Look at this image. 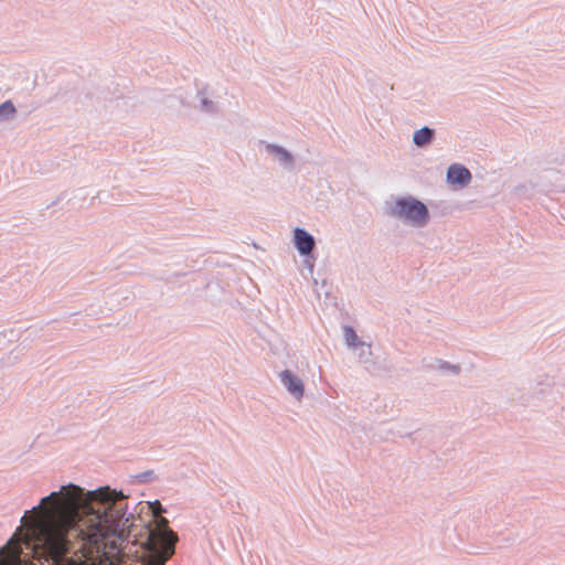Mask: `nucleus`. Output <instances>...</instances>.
<instances>
[{
    "label": "nucleus",
    "mask_w": 565,
    "mask_h": 565,
    "mask_svg": "<svg viewBox=\"0 0 565 565\" xmlns=\"http://www.w3.org/2000/svg\"><path fill=\"white\" fill-rule=\"evenodd\" d=\"M282 385L296 399H301L305 394V385L301 379L290 370H284L279 374Z\"/></svg>",
    "instance_id": "nucleus-4"
},
{
    "label": "nucleus",
    "mask_w": 565,
    "mask_h": 565,
    "mask_svg": "<svg viewBox=\"0 0 565 565\" xmlns=\"http://www.w3.org/2000/svg\"><path fill=\"white\" fill-rule=\"evenodd\" d=\"M535 394L541 395L543 399H546V402H554L556 398L554 379L548 375H539L536 377Z\"/></svg>",
    "instance_id": "nucleus-7"
},
{
    "label": "nucleus",
    "mask_w": 565,
    "mask_h": 565,
    "mask_svg": "<svg viewBox=\"0 0 565 565\" xmlns=\"http://www.w3.org/2000/svg\"><path fill=\"white\" fill-rule=\"evenodd\" d=\"M386 213L414 227H424L430 220L427 205L413 195L397 196L387 205Z\"/></svg>",
    "instance_id": "nucleus-2"
},
{
    "label": "nucleus",
    "mask_w": 565,
    "mask_h": 565,
    "mask_svg": "<svg viewBox=\"0 0 565 565\" xmlns=\"http://www.w3.org/2000/svg\"><path fill=\"white\" fill-rule=\"evenodd\" d=\"M136 480L140 483L153 481L157 479V475L153 470H146L143 472L138 473L136 477Z\"/></svg>",
    "instance_id": "nucleus-16"
},
{
    "label": "nucleus",
    "mask_w": 565,
    "mask_h": 565,
    "mask_svg": "<svg viewBox=\"0 0 565 565\" xmlns=\"http://www.w3.org/2000/svg\"><path fill=\"white\" fill-rule=\"evenodd\" d=\"M546 164H552V167H546V170H555L557 168H565V148L552 152L545 159Z\"/></svg>",
    "instance_id": "nucleus-12"
},
{
    "label": "nucleus",
    "mask_w": 565,
    "mask_h": 565,
    "mask_svg": "<svg viewBox=\"0 0 565 565\" xmlns=\"http://www.w3.org/2000/svg\"><path fill=\"white\" fill-rule=\"evenodd\" d=\"M30 512H32V511L30 510ZM28 514H29V511H25V512H24L23 518H21V521H24V518H25Z\"/></svg>",
    "instance_id": "nucleus-20"
},
{
    "label": "nucleus",
    "mask_w": 565,
    "mask_h": 565,
    "mask_svg": "<svg viewBox=\"0 0 565 565\" xmlns=\"http://www.w3.org/2000/svg\"><path fill=\"white\" fill-rule=\"evenodd\" d=\"M471 172L460 163L450 164L447 169L446 180L451 185L465 186L471 181Z\"/></svg>",
    "instance_id": "nucleus-5"
},
{
    "label": "nucleus",
    "mask_w": 565,
    "mask_h": 565,
    "mask_svg": "<svg viewBox=\"0 0 565 565\" xmlns=\"http://www.w3.org/2000/svg\"><path fill=\"white\" fill-rule=\"evenodd\" d=\"M401 437H404V436H411L412 435V431H407V433H399L398 434Z\"/></svg>",
    "instance_id": "nucleus-19"
},
{
    "label": "nucleus",
    "mask_w": 565,
    "mask_h": 565,
    "mask_svg": "<svg viewBox=\"0 0 565 565\" xmlns=\"http://www.w3.org/2000/svg\"><path fill=\"white\" fill-rule=\"evenodd\" d=\"M162 526L159 529V539L164 545L166 553L171 556L174 553V546L178 542V535L167 524L168 520L162 518Z\"/></svg>",
    "instance_id": "nucleus-9"
},
{
    "label": "nucleus",
    "mask_w": 565,
    "mask_h": 565,
    "mask_svg": "<svg viewBox=\"0 0 565 565\" xmlns=\"http://www.w3.org/2000/svg\"><path fill=\"white\" fill-rule=\"evenodd\" d=\"M343 335H344V339H345V343L350 348H355L360 343L363 342V341L360 340V338L358 337L354 328L351 327V326H344L343 327Z\"/></svg>",
    "instance_id": "nucleus-13"
},
{
    "label": "nucleus",
    "mask_w": 565,
    "mask_h": 565,
    "mask_svg": "<svg viewBox=\"0 0 565 565\" xmlns=\"http://www.w3.org/2000/svg\"><path fill=\"white\" fill-rule=\"evenodd\" d=\"M12 537L9 540V542L0 547V554L3 552V550L7 548V545L11 542Z\"/></svg>",
    "instance_id": "nucleus-18"
},
{
    "label": "nucleus",
    "mask_w": 565,
    "mask_h": 565,
    "mask_svg": "<svg viewBox=\"0 0 565 565\" xmlns=\"http://www.w3.org/2000/svg\"><path fill=\"white\" fill-rule=\"evenodd\" d=\"M264 143L265 150L268 154L274 156L280 166L287 170L294 169L295 159L291 152H289L286 148L282 146L276 145V143H267L264 141H260Z\"/></svg>",
    "instance_id": "nucleus-6"
},
{
    "label": "nucleus",
    "mask_w": 565,
    "mask_h": 565,
    "mask_svg": "<svg viewBox=\"0 0 565 565\" xmlns=\"http://www.w3.org/2000/svg\"><path fill=\"white\" fill-rule=\"evenodd\" d=\"M17 113L15 106L11 100L0 104V121L11 119Z\"/></svg>",
    "instance_id": "nucleus-15"
},
{
    "label": "nucleus",
    "mask_w": 565,
    "mask_h": 565,
    "mask_svg": "<svg viewBox=\"0 0 565 565\" xmlns=\"http://www.w3.org/2000/svg\"><path fill=\"white\" fill-rule=\"evenodd\" d=\"M149 508L153 514H160L166 512V508L161 504L159 500H154L153 502H149Z\"/></svg>",
    "instance_id": "nucleus-17"
},
{
    "label": "nucleus",
    "mask_w": 565,
    "mask_h": 565,
    "mask_svg": "<svg viewBox=\"0 0 565 565\" xmlns=\"http://www.w3.org/2000/svg\"><path fill=\"white\" fill-rule=\"evenodd\" d=\"M60 494L65 501V508L73 513V519L54 531H47L42 539L41 544L46 557L54 564L61 563L63 557L73 552L72 532L78 541L100 544L116 531L130 527L135 520L134 513L128 512V504L125 502L128 495L121 490L117 491L109 486L85 490L72 482L43 497L31 511Z\"/></svg>",
    "instance_id": "nucleus-1"
},
{
    "label": "nucleus",
    "mask_w": 565,
    "mask_h": 565,
    "mask_svg": "<svg viewBox=\"0 0 565 565\" xmlns=\"http://www.w3.org/2000/svg\"><path fill=\"white\" fill-rule=\"evenodd\" d=\"M309 268L312 270V268H313V264L312 263L309 264Z\"/></svg>",
    "instance_id": "nucleus-21"
},
{
    "label": "nucleus",
    "mask_w": 565,
    "mask_h": 565,
    "mask_svg": "<svg viewBox=\"0 0 565 565\" xmlns=\"http://www.w3.org/2000/svg\"><path fill=\"white\" fill-rule=\"evenodd\" d=\"M294 245L299 255L306 258H315L312 253L316 247L315 237L305 228L296 227L294 230Z\"/></svg>",
    "instance_id": "nucleus-3"
},
{
    "label": "nucleus",
    "mask_w": 565,
    "mask_h": 565,
    "mask_svg": "<svg viewBox=\"0 0 565 565\" xmlns=\"http://www.w3.org/2000/svg\"><path fill=\"white\" fill-rule=\"evenodd\" d=\"M427 369L438 370L443 374L458 375L461 372L459 364H452L441 359H435L433 363L426 365Z\"/></svg>",
    "instance_id": "nucleus-11"
},
{
    "label": "nucleus",
    "mask_w": 565,
    "mask_h": 565,
    "mask_svg": "<svg viewBox=\"0 0 565 565\" xmlns=\"http://www.w3.org/2000/svg\"><path fill=\"white\" fill-rule=\"evenodd\" d=\"M358 351V356L361 363L369 364L372 363V350L371 345L365 342L360 343L354 348Z\"/></svg>",
    "instance_id": "nucleus-14"
},
{
    "label": "nucleus",
    "mask_w": 565,
    "mask_h": 565,
    "mask_svg": "<svg viewBox=\"0 0 565 565\" xmlns=\"http://www.w3.org/2000/svg\"><path fill=\"white\" fill-rule=\"evenodd\" d=\"M196 97L199 99V105L195 106L196 109L207 115H215L218 113V105L210 98L207 86L199 88Z\"/></svg>",
    "instance_id": "nucleus-8"
},
{
    "label": "nucleus",
    "mask_w": 565,
    "mask_h": 565,
    "mask_svg": "<svg viewBox=\"0 0 565 565\" xmlns=\"http://www.w3.org/2000/svg\"><path fill=\"white\" fill-rule=\"evenodd\" d=\"M435 136H436L435 129H433L428 126H424L414 132L413 142L418 148H425L434 141Z\"/></svg>",
    "instance_id": "nucleus-10"
}]
</instances>
